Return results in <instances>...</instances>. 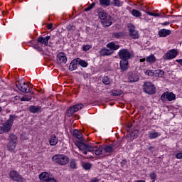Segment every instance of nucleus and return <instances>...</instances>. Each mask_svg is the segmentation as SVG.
<instances>
[{"label":"nucleus","instance_id":"09e8293b","mask_svg":"<svg viewBox=\"0 0 182 182\" xmlns=\"http://www.w3.org/2000/svg\"><path fill=\"white\" fill-rule=\"evenodd\" d=\"M100 180L97 179V178H93L92 179L90 180V182H99Z\"/></svg>","mask_w":182,"mask_h":182},{"label":"nucleus","instance_id":"680f3d73","mask_svg":"<svg viewBox=\"0 0 182 182\" xmlns=\"http://www.w3.org/2000/svg\"><path fill=\"white\" fill-rule=\"evenodd\" d=\"M2 112V107H0V113Z\"/></svg>","mask_w":182,"mask_h":182},{"label":"nucleus","instance_id":"ddd939ff","mask_svg":"<svg viewBox=\"0 0 182 182\" xmlns=\"http://www.w3.org/2000/svg\"><path fill=\"white\" fill-rule=\"evenodd\" d=\"M127 77H128V82L129 83H134L136 82H139L140 78L139 77V75L137 74H134L132 72H129L127 73Z\"/></svg>","mask_w":182,"mask_h":182},{"label":"nucleus","instance_id":"aec40b11","mask_svg":"<svg viewBox=\"0 0 182 182\" xmlns=\"http://www.w3.org/2000/svg\"><path fill=\"white\" fill-rule=\"evenodd\" d=\"M59 141V138L56 136L55 134H52L50 136L49 144L50 146H56Z\"/></svg>","mask_w":182,"mask_h":182},{"label":"nucleus","instance_id":"a19ab883","mask_svg":"<svg viewBox=\"0 0 182 182\" xmlns=\"http://www.w3.org/2000/svg\"><path fill=\"white\" fill-rule=\"evenodd\" d=\"M78 63L82 66V68H87V63L83 60H78Z\"/></svg>","mask_w":182,"mask_h":182},{"label":"nucleus","instance_id":"f3484780","mask_svg":"<svg viewBox=\"0 0 182 182\" xmlns=\"http://www.w3.org/2000/svg\"><path fill=\"white\" fill-rule=\"evenodd\" d=\"M49 39H50V37L49 36H47L46 37H40L38 38L37 42L41 43V45H45V46H48L49 44Z\"/></svg>","mask_w":182,"mask_h":182},{"label":"nucleus","instance_id":"c85d7f7f","mask_svg":"<svg viewBox=\"0 0 182 182\" xmlns=\"http://www.w3.org/2000/svg\"><path fill=\"white\" fill-rule=\"evenodd\" d=\"M99 2L101 6H110V4H112L111 0H99Z\"/></svg>","mask_w":182,"mask_h":182},{"label":"nucleus","instance_id":"c9c22d12","mask_svg":"<svg viewBox=\"0 0 182 182\" xmlns=\"http://www.w3.org/2000/svg\"><path fill=\"white\" fill-rule=\"evenodd\" d=\"M123 95V91L120 90H115L112 91V96H120Z\"/></svg>","mask_w":182,"mask_h":182},{"label":"nucleus","instance_id":"603ef678","mask_svg":"<svg viewBox=\"0 0 182 182\" xmlns=\"http://www.w3.org/2000/svg\"><path fill=\"white\" fill-rule=\"evenodd\" d=\"M2 133H5V129L4 127H0V134H2Z\"/></svg>","mask_w":182,"mask_h":182},{"label":"nucleus","instance_id":"bf43d9fd","mask_svg":"<svg viewBox=\"0 0 182 182\" xmlns=\"http://www.w3.org/2000/svg\"><path fill=\"white\" fill-rule=\"evenodd\" d=\"M136 182H146V181L143 180H139V181H137Z\"/></svg>","mask_w":182,"mask_h":182},{"label":"nucleus","instance_id":"6e6552de","mask_svg":"<svg viewBox=\"0 0 182 182\" xmlns=\"http://www.w3.org/2000/svg\"><path fill=\"white\" fill-rule=\"evenodd\" d=\"M80 109H83V104H77L70 107L67 112L68 117H70L73 113H76V112H79Z\"/></svg>","mask_w":182,"mask_h":182},{"label":"nucleus","instance_id":"9b49d317","mask_svg":"<svg viewBox=\"0 0 182 182\" xmlns=\"http://www.w3.org/2000/svg\"><path fill=\"white\" fill-rule=\"evenodd\" d=\"M9 176L14 181L23 182V178L16 171H10Z\"/></svg>","mask_w":182,"mask_h":182},{"label":"nucleus","instance_id":"4468645a","mask_svg":"<svg viewBox=\"0 0 182 182\" xmlns=\"http://www.w3.org/2000/svg\"><path fill=\"white\" fill-rule=\"evenodd\" d=\"M66 62H68L66 55L63 52L59 53L57 55V63H59V65H61V63H66Z\"/></svg>","mask_w":182,"mask_h":182},{"label":"nucleus","instance_id":"79ce46f5","mask_svg":"<svg viewBox=\"0 0 182 182\" xmlns=\"http://www.w3.org/2000/svg\"><path fill=\"white\" fill-rule=\"evenodd\" d=\"M102 23L105 26H110L112 25V20H102Z\"/></svg>","mask_w":182,"mask_h":182},{"label":"nucleus","instance_id":"7c9ffc66","mask_svg":"<svg viewBox=\"0 0 182 182\" xmlns=\"http://www.w3.org/2000/svg\"><path fill=\"white\" fill-rule=\"evenodd\" d=\"M111 4L113 6H117L118 8L123 6V2L120 1V0H113Z\"/></svg>","mask_w":182,"mask_h":182},{"label":"nucleus","instance_id":"4d7b16f0","mask_svg":"<svg viewBox=\"0 0 182 182\" xmlns=\"http://www.w3.org/2000/svg\"><path fill=\"white\" fill-rule=\"evenodd\" d=\"M146 58H141V59L139 60V62H146Z\"/></svg>","mask_w":182,"mask_h":182},{"label":"nucleus","instance_id":"e433bc0d","mask_svg":"<svg viewBox=\"0 0 182 182\" xmlns=\"http://www.w3.org/2000/svg\"><path fill=\"white\" fill-rule=\"evenodd\" d=\"M76 166H77V164H76V160L70 159V168H73V169L77 168Z\"/></svg>","mask_w":182,"mask_h":182},{"label":"nucleus","instance_id":"c756f323","mask_svg":"<svg viewBox=\"0 0 182 182\" xmlns=\"http://www.w3.org/2000/svg\"><path fill=\"white\" fill-rule=\"evenodd\" d=\"M163 76H164V71H163L162 70H154L155 77H163Z\"/></svg>","mask_w":182,"mask_h":182},{"label":"nucleus","instance_id":"a18cd8bd","mask_svg":"<svg viewBox=\"0 0 182 182\" xmlns=\"http://www.w3.org/2000/svg\"><path fill=\"white\" fill-rule=\"evenodd\" d=\"M91 48H92V46H90V45H86V46H83L82 50H83L85 52H87V50H89V49H90Z\"/></svg>","mask_w":182,"mask_h":182},{"label":"nucleus","instance_id":"de8ad7c7","mask_svg":"<svg viewBox=\"0 0 182 182\" xmlns=\"http://www.w3.org/2000/svg\"><path fill=\"white\" fill-rule=\"evenodd\" d=\"M176 159H182V153H178L176 155Z\"/></svg>","mask_w":182,"mask_h":182},{"label":"nucleus","instance_id":"6ab92c4d","mask_svg":"<svg viewBox=\"0 0 182 182\" xmlns=\"http://www.w3.org/2000/svg\"><path fill=\"white\" fill-rule=\"evenodd\" d=\"M35 96V94L31 91L30 94L24 95L21 98H20L21 102H30L32 98Z\"/></svg>","mask_w":182,"mask_h":182},{"label":"nucleus","instance_id":"39448f33","mask_svg":"<svg viewBox=\"0 0 182 182\" xmlns=\"http://www.w3.org/2000/svg\"><path fill=\"white\" fill-rule=\"evenodd\" d=\"M118 56L121 60H129L133 57V53L126 48H123L118 52Z\"/></svg>","mask_w":182,"mask_h":182},{"label":"nucleus","instance_id":"864d4df0","mask_svg":"<svg viewBox=\"0 0 182 182\" xmlns=\"http://www.w3.org/2000/svg\"><path fill=\"white\" fill-rule=\"evenodd\" d=\"M48 29L50 30L52 28H53V24L50 23L47 26Z\"/></svg>","mask_w":182,"mask_h":182},{"label":"nucleus","instance_id":"58836bf2","mask_svg":"<svg viewBox=\"0 0 182 182\" xmlns=\"http://www.w3.org/2000/svg\"><path fill=\"white\" fill-rule=\"evenodd\" d=\"M149 177L151 180H152L153 182L156 181V179L157 178V174L156 172L153 171L149 173Z\"/></svg>","mask_w":182,"mask_h":182},{"label":"nucleus","instance_id":"a211bd4d","mask_svg":"<svg viewBox=\"0 0 182 182\" xmlns=\"http://www.w3.org/2000/svg\"><path fill=\"white\" fill-rule=\"evenodd\" d=\"M161 136V134L160 132L154 131H149L148 133V137L150 139V140H153V139H157V137H160Z\"/></svg>","mask_w":182,"mask_h":182},{"label":"nucleus","instance_id":"9d476101","mask_svg":"<svg viewBox=\"0 0 182 182\" xmlns=\"http://www.w3.org/2000/svg\"><path fill=\"white\" fill-rule=\"evenodd\" d=\"M178 55V53L177 52V50H176V49H172L168 50L164 56H163V59L164 60H170L171 59H174V58H176V56H177Z\"/></svg>","mask_w":182,"mask_h":182},{"label":"nucleus","instance_id":"423d86ee","mask_svg":"<svg viewBox=\"0 0 182 182\" xmlns=\"http://www.w3.org/2000/svg\"><path fill=\"white\" fill-rule=\"evenodd\" d=\"M15 119V115H10L9 119L4 123L3 129H4L5 133H8V132L12 129V125L14 124Z\"/></svg>","mask_w":182,"mask_h":182},{"label":"nucleus","instance_id":"4be33fe9","mask_svg":"<svg viewBox=\"0 0 182 182\" xmlns=\"http://www.w3.org/2000/svg\"><path fill=\"white\" fill-rule=\"evenodd\" d=\"M29 112L31 113H39L42 112V107L40 106L31 105L29 107Z\"/></svg>","mask_w":182,"mask_h":182},{"label":"nucleus","instance_id":"dca6fc26","mask_svg":"<svg viewBox=\"0 0 182 182\" xmlns=\"http://www.w3.org/2000/svg\"><path fill=\"white\" fill-rule=\"evenodd\" d=\"M158 35L159 38H166V36L171 35V31L163 28L159 31Z\"/></svg>","mask_w":182,"mask_h":182},{"label":"nucleus","instance_id":"473e14b6","mask_svg":"<svg viewBox=\"0 0 182 182\" xmlns=\"http://www.w3.org/2000/svg\"><path fill=\"white\" fill-rule=\"evenodd\" d=\"M112 36L115 38V39H120V38L124 36V33L123 32H115L112 33Z\"/></svg>","mask_w":182,"mask_h":182},{"label":"nucleus","instance_id":"20e7f679","mask_svg":"<svg viewBox=\"0 0 182 182\" xmlns=\"http://www.w3.org/2000/svg\"><path fill=\"white\" fill-rule=\"evenodd\" d=\"M16 87H18V90H20V92H22L23 93H29L32 92V89L33 87V85H32V84L26 83L23 80L16 82Z\"/></svg>","mask_w":182,"mask_h":182},{"label":"nucleus","instance_id":"2eb2a0df","mask_svg":"<svg viewBox=\"0 0 182 182\" xmlns=\"http://www.w3.org/2000/svg\"><path fill=\"white\" fill-rule=\"evenodd\" d=\"M119 68L121 72H127L129 70V60H121Z\"/></svg>","mask_w":182,"mask_h":182},{"label":"nucleus","instance_id":"a878e982","mask_svg":"<svg viewBox=\"0 0 182 182\" xmlns=\"http://www.w3.org/2000/svg\"><path fill=\"white\" fill-rule=\"evenodd\" d=\"M105 153H113L114 151V146L105 145L103 148Z\"/></svg>","mask_w":182,"mask_h":182},{"label":"nucleus","instance_id":"49530a36","mask_svg":"<svg viewBox=\"0 0 182 182\" xmlns=\"http://www.w3.org/2000/svg\"><path fill=\"white\" fill-rule=\"evenodd\" d=\"M147 15H150V16H160V14H154L153 12L147 11Z\"/></svg>","mask_w":182,"mask_h":182},{"label":"nucleus","instance_id":"5fc2aeb1","mask_svg":"<svg viewBox=\"0 0 182 182\" xmlns=\"http://www.w3.org/2000/svg\"><path fill=\"white\" fill-rule=\"evenodd\" d=\"M176 61L178 63H179V65H181V66H182V59L176 60Z\"/></svg>","mask_w":182,"mask_h":182},{"label":"nucleus","instance_id":"ea45409f","mask_svg":"<svg viewBox=\"0 0 182 182\" xmlns=\"http://www.w3.org/2000/svg\"><path fill=\"white\" fill-rule=\"evenodd\" d=\"M82 167L85 170H90L92 168V164L90 163H85L82 165Z\"/></svg>","mask_w":182,"mask_h":182},{"label":"nucleus","instance_id":"b1692460","mask_svg":"<svg viewBox=\"0 0 182 182\" xmlns=\"http://www.w3.org/2000/svg\"><path fill=\"white\" fill-rule=\"evenodd\" d=\"M77 63H79V60H73L69 65V70H76L77 69Z\"/></svg>","mask_w":182,"mask_h":182},{"label":"nucleus","instance_id":"6e6d98bb","mask_svg":"<svg viewBox=\"0 0 182 182\" xmlns=\"http://www.w3.org/2000/svg\"><path fill=\"white\" fill-rule=\"evenodd\" d=\"M149 151H151V153H153V150H154V147L150 146V147L149 148Z\"/></svg>","mask_w":182,"mask_h":182},{"label":"nucleus","instance_id":"37998d69","mask_svg":"<svg viewBox=\"0 0 182 182\" xmlns=\"http://www.w3.org/2000/svg\"><path fill=\"white\" fill-rule=\"evenodd\" d=\"M145 74L147 75V76H154V70H147L145 72Z\"/></svg>","mask_w":182,"mask_h":182},{"label":"nucleus","instance_id":"0eeeda50","mask_svg":"<svg viewBox=\"0 0 182 182\" xmlns=\"http://www.w3.org/2000/svg\"><path fill=\"white\" fill-rule=\"evenodd\" d=\"M144 90L145 93H147L148 95H154V93H156V87H154V85L150 82H146L144 84Z\"/></svg>","mask_w":182,"mask_h":182},{"label":"nucleus","instance_id":"3c124183","mask_svg":"<svg viewBox=\"0 0 182 182\" xmlns=\"http://www.w3.org/2000/svg\"><path fill=\"white\" fill-rule=\"evenodd\" d=\"M170 23V21H166L161 23L163 26H167Z\"/></svg>","mask_w":182,"mask_h":182},{"label":"nucleus","instance_id":"f704fd0d","mask_svg":"<svg viewBox=\"0 0 182 182\" xmlns=\"http://www.w3.org/2000/svg\"><path fill=\"white\" fill-rule=\"evenodd\" d=\"M102 82L104 85H110V83H112V80H110L109 77L105 76L102 77Z\"/></svg>","mask_w":182,"mask_h":182},{"label":"nucleus","instance_id":"f8f14e48","mask_svg":"<svg viewBox=\"0 0 182 182\" xmlns=\"http://www.w3.org/2000/svg\"><path fill=\"white\" fill-rule=\"evenodd\" d=\"M129 35L132 39H139V32L136 31V27L132 24L128 25Z\"/></svg>","mask_w":182,"mask_h":182},{"label":"nucleus","instance_id":"4c0bfd02","mask_svg":"<svg viewBox=\"0 0 182 182\" xmlns=\"http://www.w3.org/2000/svg\"><path fill=\"white\" fill-rule=\"evenodd\" d=\"M130 136L133 139H136V137H139V130L135 129L130 133Z\"/></svg>","mask_w":182,"mask_h":182},{"label":"nucleus","instance_id":"c03bdc74","mask_svg":"<svg viewBox=\"0 0 182 182\" xmlns=\"http://www.w3.org/2000/svg\"><path fill=\"white\" fill-rule=\"evenodd\" d=\"M96 5V3H92L90 6L85 9V12H87V11H90V9H92L93 7Z\"/></svg>","mask_w":182,"mask_h":182},{"label":"nucleus","instance_id":"5701e85b","mask_svg":"<svg viewBox=\"0 0 182 182\" xmlns=\"http://www.w3.org/2000/svg\"><path fill=\"white\" fill-rule=\"evenodd\" d=\"M113 53V51L109 49H107L105 48H102L100 50V55L101 56H110Z\"/></svg>","mask_w":182,"mask_h":182},{"label":"nucleus","instance_id":"2f4dec72","mask_svg":"<svg viewBox=\"0 0 182 182\" xmlns=\"http://www.w3.org/2000/svg\"><path fill=\"white\" fill-rule=\"evenodd\" d=\"M156 57L153 54L146 57V62L148 63H154V62H156Z\"/></svg>","mask_w":182,"mask_h":182},{"label":"nucleus","instance_id":"1a4fd4ad","mask_svg":"<svg viewBox=\"0 0 182 182\" xmlns=\"http://www.w3.org/2000/svg\"><path fill=\"white\" fill-rule=\"evenodd\" d=\"M176 95L173 92H166L162 94L161 96V100L162 102H166V100H168V102H172V100H175Z\"/></svg>","mask_w":182,"mask_h":182},{"label":"nucleus","instance_id":"f257e3e1","mask_svg":"<svg viewBox=\"0 0 182 182\" xmlns=\"http://www.w3.org/2000/svg\"><path fill=\"white\" fill-rule=\"evenodd\" d=\"M75 145L78 149L83 153V154H87V151L92 153V151H95V156H100L103 151V146L92 144H86L80 141H77Z\"/></svg>","mask_w":182,"mask_h":182},{"label":"nucleus","instance_id":"052dcab7","mask_svg":"<svg viewBox=\"0 0 182 182\" xmlns=\"http://www.w3.org/2000/svg\"><path fill=\"white\" fill-rule=\"evenodd\" d=\"M18 97H19L16 96V97H15L16 100H18Z\"/></svg>","mask_w":182,"mask_h":182},{"label":"nucleus","instance_id":"f03ea898","mask_svg":"<svg viewBox=\"0 0 182 182\" xmlns=\"http://www.w3.org/2000/svg\"><path fill=\"white\" fill-rule=\"evenodd\" d=\"M18 144V136L14 134H11L9 138V143L7 144V150L11 153H15L16 150V145Z\"/></svg>","mask_w":182,"mask_h":182},{"label":"nucleus","instance_id":"412c9836","mask_svg":"<svg viewBox=\"0 0 182 182\" xmlns=\"http://www.w3.org/2000/svg\"><path fill=\"white\" fill-rule=\"evenodd\" d=\"M50 178L48 172H42L39 175V179L41 182H47V181Z\"/></svg>","mask_w":182,"mask_h":182},{"label":"nucleus","instance_id":"cd10ccee","mask_svg":"<svg viewBox=\"0 0 182 182\" xmlns=\"http://www.w3.org/2000/svg\"><path fill=\"white\" fill-rule=\"evenodd\" d=\"M98 16L101 21H105V19H107V14H106L103 10L98 13Z\"/></svg>","mask_w":182,"mask_h":182},{"label":"nucleus","instance_id":"13d9d810","mask_svg":"<svg viewBox=\"0 0 182 182\" xmlns=\"http://www.w3.org/2000/svg\"><path fill=\"white\" fill-rule=\"evenodd\" d=\"M141 11H143L144 12H146V11H147V8L146 7H144Z\"/></svg>","mask_w":182,"mask_h":182},{"label":"nucleus","instance_id":"72a5a7b5","mask_svg":"<svg viewBox=\"0 0 182 182\" xmlns=\"http://www.w3.org/2000/svg\"><path fill=\"white\" fill-rule=\"evenodd\" d=\"M131 14L133 16H135V18H140V16H141V13L136 9H133Z\"/></svg>","mask_w":182,"mask_h":182},{"label":"nucleus","instance_id":"393cba45","mask_svg":"<svg viewBox=\"0 0 182 182\" xmlns=\"http://www.w3.org/2000/svg\"><path fill=\"white\" fill-rule=\"evenodd\" d=\"M73 136L74 137H76V139H78V140L83 141V134H82V132H80L79 130L75 129L73 131Z\"/></svg>","mask_w":182,"mask_h":182},{"label":"nucleus","instance_id":"8fccbe9b","mask_svg":"<svg viewBox=\"0 0 182 182\" xmlns=\"http://www.w3.org/2000/svg\"><path fill=\"white\" fill-rule=\"evenodd\" d=\"M47 182H56V180H55V178L50 177L48 178Z\"/></svg>","mask_w":182,"mask_h":182},{"label":"nucleus","instance_id":"7ed1b4c3","mask_svg":"<svg viewBox=\"0 0 182 182\" xmlns=\"http://www.w3.org/2000/svg\"><path fill=\"white\" fill-rule=\"evenodd\" d=\"M52 160L60 166H66L70 161L69 156L65 154H56L52 157Z\"/></svg>","mask_w":182,"mask_h":182},{"label":"nucleus","instance_id":"bb28decb","mask_svg":"<svg viewBox=\"0 0 182 182\" xmlns=\"http://www.w3.org/2000/svg\"><path fill=\"white\" fill-rule=\"evenodd\" d=\"M107 48L112 49V50H117L120 48L119 45H116L114 42H110L107 45Z\"/></svg>","mask_w":182,"mask_h":182}]
</instances>
